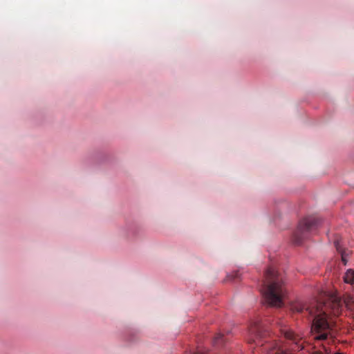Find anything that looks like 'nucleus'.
<instances>
[{"label": "nucleus", "mask_w": 354, "mask_h": 354, "mask_svg": "<svg viewBox=\"0 0 354 354\" xmlns=\"http://www.w3.org/2000/svg\"><path fill=\"white\" fill-rule=\"evenodd\" d=\"M261 292L265 303L272 307H281L287 295L282 275L274 267H269L262 281Z\"/></svg>", "instance_id": "3"}, {"label": "nucleus", "mask_w": 354, "mask_h": 354, "mask_svg": "<svg viewBox=\"0 0 354 354\" xmlns=\"http://www.w3.org/2000/svg\"><path fill=\"white\" fill-rule=\"evenodd\" d=\"M223 341H224L223 335L221 333H218L214 337L213 344L214 346H218L219 344H222L223 342Z\"/></svg>", "instance_id": "7"}, {"label": "nucleus", "mask_w": 354, "mask_h": 354, "mask_svg": "<svg viewBox=\"0 0 354 354\" xmlns=\"http://www.w3.org/2000/svg\"><path fill=\"white\" fill-rule=\"evenodd\" d=\"M334 354H344V353H339V352H337V353H334Z\"/></svg>", "instance_id": "10"}, {"label": "nucleus", "mask_w": 354, "mask_h": 354, "mask_svg": "<svg viewBox=\"0 0 354 354\" xmlns=\"http://www.w3.org/2000/svg\"><path fill=\"white\" fill-rule=\"evenodd\" d=\"M334 244L337 252L341 256V260L343 264L346 266L350 258V256L351 255V251L348 249L344 248L339 240H335Z\"/></svg>", "instance_id": "5"}, {"label": "nucleus", "mask_w": 354, "mask_h": 354, "mask_svg": "<svg viewBox=\"0 0 354 354\" xmlns=\"http://www.w3.org/2000/svg\"><path fill=\"white\" fill-rule=\"evenodd\" d=\"M343 280L346 283L354 284V270L353 269L347 270L343 277Z\"/></svg>", "instance_id": "6"}, {"label": "nucleus", "mask_w": 354, "mask_h": 354, "mask_svg": "<svg viewBox=\"0 0 354 354\" xmlns=\"http://www.w3.org/2000/svg\"><path fill=\"white\" fill-rule=\"evenodd\" d=\"M320 220L315 216L304 218L299 224L294 233L293 240L295 244L299 245L308 234L315 230L319 225Z\"/></svg>", "instance_id": "4"}, {"label": "nucleus", "mask_w": 354, "mask_h": 354, "mask_svg": "<svg viewBox=\"0 0 354 354\" xmlns=\"http://www.w3.org/2000/svg\"><path fill=\"white\" fill-rule=\"evenodd\" d=\"M228 277H230V279L238 278L239 277V272L238 271L234 272L232 275L228 276Z\"/></svg>", "instance_id": "8"}, {"label": "nucleus", "mask_w": 354, "mask_h": 354, "mask_svg": "<svg viewBox=\"0 0 354 354\" xmlns=\"http://www.w3.org/2000/svg\"><path fill=\"white\" fill-rule=\"evenodd\" d=\"M354 298L342 301L337 292L325 294L323 299L313 301L309 305L296 301L291 305L293 313L304 314L312 319L311 331L315 340H325L333 337L335 325L329 313L338 316L342 311L343 304L348 305Z\"/></svg>", "instance_id": "1"}, {"label": "nucleus", "mask_w": 354, "mask_h": 354, "mask_svg": "<svg viewBox=\"0 0 354 354\" xmlns=\"http://www.w3.org/2000/svg\"><path fill=\"white\" fill-rule=\"evenodd\" d=\"M280 330L287 341L285 344L281 345L277 342L263 344L261 343V339L264 335L265 331L259 321H254L248 328V342L249 344L255 343L257 346L261 344L263 346L261 351L266 352V354H292V352L303 349L301 337L287 327L281 328Z\"/></svg>", "instance_id": "2"}, {"label": "nucleus", "mask_w": 354, "mask_h": 354, "mask_svg": "<svg viewBox=\"0 0 354 354\" xmlns=\"http://www.w3.org/2000/svg\"><path fill=\"white\" fill-rule=\"evenodd\" d=\"M325 353H323L322 351L317 352L315 354H330V351L324 347Z\"/></svg>", "instance_id": "9"}]
</instances>
